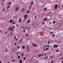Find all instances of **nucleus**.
Wrapping results in <instances>:
<instances>
[{
  "label": "nucleus",
  "instance_id": "nucleus-5",
  "mask_svg": "<svg viewBox=\"0 0 63 63\" xmlns=\"http://www.w3.org/2000/svg\"><path fill=\"white\" fill-rule=\"evenodd\" d=\"M13 22V20L12 19H11L10 20V23H12Z\"/></svg>",
  "mask_w": 63,
  "mask_h": 63
},
{
  "label": "nucleus",
  "instance_id": "nucleus-33",
  "mask_svg": "<svg viewBox=\"0 0 63 63\" xmlns=\"http://www.w3.org/2000/svg\"><path fill=\"white\" fill-rule=\"evenodd\" d=\"M59 51V50H57L56 51V52H58Z\"/></svg>",
  "mask_w": 63,
  "mask_h": 63
},
{
  "label": "nucleus",
  "instance_id": "nucleus-6",
  "mask_svg": "<svg viewBox=\"0 0 63 63\" xmlns=\"http://www.w3.org/2000/svg\"><path fill=\"white\" fill-rule=\"evenodd\" d=\"M47 20V18H45L43 19L44 21H45V20Z\"/></svg>",
  "mask_w": 63,
  "mask_h": 63
},
{
  "label": "nucleus",
  "instance_id": "nucleus-53",
  "mask_svg": "<svg viewBox=\"0 0 63 63\" xmlns=\"http://www.w3.org/2000/svg\"><path fill=\"white\" fill-rule=\"evenodd\" d=\"M13 28H15V26H13Z\"/></svg>",
  "mask_w": 63,
  "mask_h": 63
},
{
  "label": "nucleus",
  "instance_id": "nucleus-30",
  "mask_svg": "<svg viewBox=\"0 0 63 63\" xmlns=\"http://www.w3.org/2000/svg\"><path fill=\"white\" fill-rule=\"evenodd\" d=\"M23 31H24V32H25V29L23 30Z\"/></svg>",
  "mask_w": 63,
  "mask_h": 63
},
{
  "label": "nucleus",
  "instance_id": "nucleus-55",
  "mask_svg": "<svg viewBox=\"0 0 63 63\" xmlns=\"http://www.w3.org/2000/svg\"><path fill=\"white\" fill-rule=\"evenodd\" d=\"M35 18L36 19V16H35Z\"/></svg>",
  "mask_w": 63,
  "mask_h": 63
},
{
  "label": "nucleus",
  "instance_id": "nucleus-45",
  "mask_svg": "<svg viewBox=\"0 0 63 63\" xmlns=\"http://www.w3.org/2000/svg\"><path fill=\"white\" fill-rule=\"evenodd\" d=\"M21 39H20V42H21Z\"/></svg>",
  "mask_w": 63,
  "mask_h": 63
},
{
  "label": "nucleus",
  "instance_id": "nucleus-20",
  "mask_svg": "<svg viewBox=\"0 0 63 63\" xmlns=\"http://www.w3.org/2000/svg\"><path fill=\"white\" fill-rule=\"evenodd\" d=\"M45 22H43L42 23V25H44V24H45Z\"/></svg>",
  "mask_w": 63,
  "mask_h": 63
},
{
  "label": "nucleus",
  "instance_id": "nucleus-44",
  "mask_svg": "<svg viewBox=\"0 0 63 63\" xmlns=\"http://www.w3.org/2000/svg\"><path fill=\"white\" fill-rule=\"evenodd\" d=\"M5 34H7V33L6 32H5Z\"/></svg>",
  "mask_w": 63,
  "mask_h": 63
},
{
  "label": "nucleus",
  "instance_id": "nucleus-52",
  "mask_svg": "<svg viewBox=\"0 0 63 63\" xmlns=\"http://www.w3.org/2000/svg\"><path fill=\"white\" fill-rule=\"evenodd\" d=\"M14 60H13L12 61V62H14Z\"/></svg>",
  "mask_w": 63,
  "mask_h": 63
},
{
  "label": "nucleus",
  "instance_id": "nucleus-19",
  "mask_svg": "<svg viewBox=\"0 0 63 63\" xmlns=\"http://www.w3.org/2000/svg\"><path fill=\"white\" fill-rule=\"evenodd\" d=\"M55 21L54 20L53 22V24H54L55 23Z\"/></svg>",
  "mask_w": 63,
  "mask_h": 63
},
{
  "label": "nucleus",
  "instance_id": "nucleus-25",
  "mask_svg": "<svg viewBox=\"0 0 63 63\" xmlns=\"http://www.w3.org/2000/svg\"><path fill=\"white\" fill-rule=\"evenodd\" d=\"M31 6H30V8H29V10H30L31 9Z\"/></svg>",
  "mask_w": 63,
  "mask_h": 63
},
{
  "label": "nucleus",
  "instance_id": "nucleus-11",
  "mask_svg": "<svg viewBox=\"0 0 63 63\" xmlns=\"http://www.w3.org/2000/svg\"><path fill=\"white\" fill-rule=\"evenodd\" d=\"M30 20H29L27 22V23H29V22H30Z\"/></svg>",
  "mask_w": 63,
  "mask_h": 63
},
{
  "label": "nucleus",
  "instance_id": "nucleus-51",
  "mask_svg": "<svg viewBox=\"0 0 63 63\" xmlns=\"http://www.w3.org/2000/svg\"><path fill=\"white\" fill-rule=\"evenodd\" d=\"M3 2H5V1H4V0H3Z\"/></svg>",
  "mask_w": 63,
  "mask_h": 63
},
{
  "label": "nucleus",
  "instance_id": "nucleus-17",
  "mask_svg": "<svg viewBox=\"0 0 63 63\" xmlns=\"http://www.w3.org/2000/svg\"><path fill=\"white\" fill-rule=\"evenodd\" d=\"M24 11V8H23L21 10L22 12H23V11Z\"/></svg>",
  "mask_w": 63,
  "mask_h": 63
},
{
  "label": "nucleus",
  "instance_id": "nucleus-22",
  "mask_svg": "<svg viewBox=\"0 0 63 63\" xmlns=\"http://www.w3.org/2000/svg\"><path fill=\"white\" fill-rule=\"evenodd\" d=\"M26 59V58L24 57L23 58V60H25Z\"/></svg>",
  "mask_w": 63,
  "mask_h": 63
},
{
  "label": "nucleus",
  "instance_id": "nucleus-63",
  "mask_svg": "<svg viewBox=\"0 0 63 63\" xmlns=\"http://www.w3.org/2000/svg\"><path fill=\"white\" fill-rule=\"evenodd\" d=\"M1 61H0V63H1Z\"/></svg>",
  "mask_w": 63,
  "mask_h": 63
},
{
  "label": "nucleus",
  "instance_id": "nucleus-35",
  "mask_svg": "<svg viewBox=\"0 0 63 63\" xmlns=\"http://www.w3.org/2000/svg\"><path fill=\"white\" fill-rule=\"evenodd\" d=\"M11 2H9V5H11Z\"/></svg>",
  "mask_w": 63,
  "mask_h": 63
},
{
  "label": "nucleus",
  "instance_id": "nucleus-32",
  "mask_svg": "<svg viewBox=\"0 0 63 63\" xmlns=\"http://www.w3.org/2000/svg\"><path fill=\"white\" fill-rule=\"evenodd\" d=\"M41 56V55H39L38 56V57H40Z\"/></svg>",
  "mask_w": 63,
  "mask_h": 63
},
{
  "label": "nucleus",
  "instance_id": "nucleus-31",
  "mask_svg": "<svg viewBox=\"0 0 63 63\" xmlns=\"http://www.w3.org/2000/svg\"><path fill=\"white\" fill-rule=\"evenodd\" d=\"M27 47L28 49H29V47H28V45L27 46Z\"/></svg>",
  "mask_w": 63,
  "mask_h": 63
},
{
  "label": "nucleus",
  "instance_id": "nucleus-62",
  "mask_svg": "<svg viewBox=\"0 0 63 63\" xmlns=\"http://www.w3.org/2000/svg\"><path fill=\"white\" fill-rule=\"evenodd\" d=\"M61 60H62V58H61Z\"/></svg>",
  "mask_w": 63,
  "mask_h": 63
},
{
  "label": "nucleus",
  "instance_id": "nucleus-49",
  "mask_svg": "<svg viewBox=\"0 0 63 63\" xmlns=\"http://www.w3.org/2000/svg\"><path fill=\"white\" fill-rule=\"evenodd\" d=\"M16 26L17 27H18V26L17 25V24H16Z\"/></svg>",
  "mask_w": 63,
  "mask_h": 63
},
{
  "label": "nucleus",
  "instance_id": "nucleus-13",
  "mask_svg": "<svg viewBox=\"0 0 63 63\" xmlns=\"http://www.w3.org/2000/svg\"><path fill=\"white\" fill-rule=\"evenodd\" d=\"M19 62L20 63H22V60H20L19 61Z\"/></svg>",
  "mask_w": 63,
  "mask_h": 63
},
{
  "label": "nucleus",
  "instance_id": "nucleus-10",
  "mask_svg": "<svg viewBox=\"0 0 63 63\" xmlns=\"http://www.w3.org/2000/svg\"><path fill=\"white\" fill-rule=\"evenodd\" d=\"M12 28V27H10L9 28V30H11V28Z\"/></svg>",
  "mask_w": 63,
  "mask_h": 63
},
{
  "label": "nucleus",
  "instance_id": "nucleus-36",
  "mask_svg": "<svg viewBox=\"0 0 63 63\" xmlns=\"http://www.w3.org/2000/svg\"><path fill=\"white\" fill-rule=\"evenodd\" d=\"M53 60H52L51 62V63H53Z\"/></svg>",
  "mask_w": 63,
  "mask_h": 63
},
{
  "label": "nucleus",
  "instance_id": "nucleus-3",
  "mask_svg": "<svg viewBox=\"0 0 63 63\" xmlns=\"http://www.w3.org/2000/svg\"><path fill=\"white\" fill-rule=\"evenodd\" d=\"M57 4H56L55 7V9H57Z\"/></svg>",
  "mask_w": 63,
  "mask_h": 63
},
{
  "label": "nucleus",
  "instance_id": "nucleus-50",
  "mask_svg": "<svg viewBox=\"0 0 63 63\" xmlns=\"http://www.w3.org/2000/svg\"><path fill=\"white\" fill-rule=\"evenodd\" d=\"M16 55H18V52H17V54H16Z\"/></svg>",
  "mask_w": 63,
  "mask_h": 63
},
{
  "label": "nucleus",
  "instance_id": "nucleus-15",
  "mask_svg": "<svg viewBox=\"0 0 63 63\" xmlns=\"http://www.w3.org/2000/svg\"><path fill=\"white\" fill-rule=\"evenodd\" d=\"M14 40H16V36H14Z\"/></svg>",
  "mask_w": 63,
  "mask_h": 63
},
{
  "label": "nucleus",
  "instance_id": "nucleus-47",
  "mask_svg": "<svg viewBox=\"0 0 63 63\" xmlns=\"http://www.w3.org/2000/svg\"><path fill=\"white\" fill-rule=\"evenodd\" d=\"M27 27H26L25 28V29H27Z\"/></svg>",
  "mask_w": 63,
  "mask_h": 63
},
{
  "label": "nucleus",
  "instance_id": "nucleus-48",
  "mask_svg": "<svg viewBox=\"0 0 63 63\" xmlns=\"http://www.w3.org/2000/svg\"><path fill=\"white\" fill-rule=\"evenodd\" d=\"M58 45H57V46H56V47H58Z\"/></svg>",
  "mask_w": 63,
  "mask_h": 63
},
{
  "label": "nucleus",
  "instance_id": "nucleus-1",
  "mask_svg": "<svg viewBox=\"0 0 63 63\" xmlns=\"http://www.w3.org/2000/svg\"><path fill=\"white\" fill-rule=\"evenodd\" d=\"M27 17V15L26 14L24 16V18L25 19H26Z\"/></svg>",
  "mask_w": 63,
  "mask_h": 63
},
{
  "label": "nucleus",
  "instance_id": "nucleus-4",
  "mask_svg": "<svg viewBox=\"0 0 63 63\" xmlns=\"http://www.w3.org/2000/svg\"><path fill=\"white\" fill-rule=\"evenodd\" d=\"M21 21V19H19V22L20 23Z\"/></svg>",
  "mask_w": 63,
  "mask_h": 63
},
{
  "label": "nucleus",
  "instance_id": "nucleus-26",
  "mask_svg": "<svg viewBox=\"0 0 63 63\" xmlns=\"http://www.w3.org/2000/svg\"><path fill=\"white\" fill-rule=\"evenodd\" d=\"M11 31H13V28H12L11 29Z\"/></svg>",
  "mask_w": 63,
  "mask_h": 63
},
{
  "label": "nucleus",
  "instance_id": "nucleus-58",
  "mask_svg": "<svg viewBox=\"0 0 63 63\" xmlns=\"http://www.w3.org/2000/svg\"><path fill=\"white\" fill-rule=\"evenodd\" d=\"M51 29H52V28H50V30H51Z\"/></svg>",
  "mask_w": 63,
  "mask_h": 63
},
{
  "label": "nucleus",
  "instance_id": "nucleus-23",
  "mask_svg": "<svg viewBox=\"0 0 63 63\" xmlns=\"http://www.w3.org/2000/svg\"><path fill=\"white\" fill-rule=\"evenodd\" d=\"M2 10L3 11H5V8H3L2 9Z\"/></svg>",
  "mask_w": 63,
  "mask_h": 63
},
{
  "label": "nucleus",
  "instance_id": "nucleus-24",
  "mask_svg": "<svg viewBox=\"0 0 63 63\" xmlns=\"http://www.w3.org/2000/svg\"><path fill=\"white\" fill-rule=\"evenodd\" d=\"M17 49H18V48H20V47L19 46H18L17 47Z\"/></svg>",
  "mask_w": 63,
  "mask_h": 63
},
{
  "label": "nucleus",
  "instance_id": "nucleus-29",
  "mask_svg": "<svg viewBox=\"0 0 63 63\" xmlns=\"http://www.w3.org/2000/svg\"><path fill=\"white\" fill-rule=\"evenodd\" d=\"M14 45L15 46H16V43H15L14 44Z\"/></svg>",
  "mask_w": 63,
  "mask_h": 63
},
{
  "label": "nucleus",
  "instance_id": "nucleus-42",
  "mask_svg": "<svg viewBox=\"0 0 63 63\" xmlns=\"http://www.w3.org/2000/svg\"><path fill=\"white\" fill-rule=\"evenodd\" d=\"M50 57L51 58H53V56H50Z\"/></svg>",
  "mask_w": 63,
  "mask_h": 63
},
{
  "label": "nucleus",
  "instance_id": "nucleus-27",
  "mask_svg": "<svg viewBox=\"0 0 63 63\" xmlns=\"http://www.w3.org/2000/svg\"><path fill=\"white\" fill-rule=\"evenodd\" d=\"M23 56V53H22L21 54V56Z\"/></svg>",
  "mask_w": 63,
  "mask_h": 63
},
{
  "label": "nucleus",
  "instance_id": "nucleus-38",
  "mask_svg": "<svg viewBox=\"0 0 63 63\" xmlns=\"http://www.w3.org/2000/svg\"><path fill=\"white\" fill-rule=\"evenodd\" d=\"M56 45V44H54L53 46L54 47H55Z\"/></svg>",
  "mask_w": 63,
  "mask_h": 63
},
{
  "label": "nucleus",
  "instance_id": "nucleus-41",
  "mask_svg": "<svg viewBox=\"0 0 63 63\" xmlns=\"http://www.w3.org/2000/svg\"><path fill=\"white\" fill-rule=\"evenodd\" d=\"M52 33H53V32H51V34H52Z\"/></svg>",
  "mask_w": 63,
  "mask_h": 63
},
{
  "label": "nucleus",
  "instance_id": "nucleus-8",
  "mask_svg": "<svg viewBox=\"0 0 63 63\" xmlns=\"http://www.w3.org/2000/svg\"><path fill=\"white\" fill-rule=\"evenodd\" d=\"M22 48H23V49H25V47L24 46V45H23L22 46Z\"/></svg>",
  "mask_w": 63,
  "mask_h": 63
},
{
  "label": "nucleus",
  "instance_id": "nucleus-59",
  "mask_svg": "<svg viewBox=\"0 0 63 63\" xmlns=\"http://www.w3.org/2000/svg\"><path fill=\"white\" fill-rule=\"evenodd\" d=\"M47 47H49V45H47Z\"/></svg>",
  "mask_w": 63,
  "mask_h": 63
},
{
  "label": "nucleus",
  "instance_id": "nucleus-56",
  "mask_svg": "<svg viewBox=\"0 0 63 63\" xmlns=\"http://www.w3.org/2000/svg\"><path fill=\"white\" fill-rule=\"evenodd\" d=\"M46 58H48V57H46Z\"/></svg>",
  "mask_w": 63,
  "mask_h": 63
},
{
  "label": "nucleus",
  "instance_id": "nucleus-61",
  "mask_svg": "<svg viewBox=\"0 0 63 63\" xmlns=\"http://www.w3.org/2000/svg\"><path fill=\"white\" fill-rule=\"evenodd\" d=\"M61 62V63H63V61H62Z\"/></svg>",
  "mask_w": 63,
  "mask_h": 63
},
{
  "label": "nucleus",
  "instance_id": "nucleus-43",
  "mask_svg": "<svg viewBox=\"0 0 63 63\" xmlns=\"http://www.w3.org/2000/svg\"><path fill=\"white\" fill-rule=\"evenodd\" d=\"M18 40V39L17 38L16 39V41H17Z\"/></svg>",
  "mask_w": 63,
  "mask_h": 63
},
{
  "label": "nucleus",
  "instance_id": "nucleus-28",
  "mask_svg": "<svg viewBox=\"0 0 63 63\" xmlns=\"http://www.w3.org/2000/svg\"><path fill=\"white\" fill-rule=\"evenodd\" d=\"M54 36H55V34H53V37H54Z\"/></svg>",
  "mask_w": 63,
  "mask_h": 63
},
{
  "label": "nucleus",
  "instance_id": "nucleus-14",
  "mask_svg": "<svg viewBox=\"0 0 63 63\" xmlns=\"http://www.w3.org/2000/svg\"><path fill=\"white\" fill-rule=\"evenodd\" d=\"M30 11V10H28L27 11V14L28 13H29Z\"/></svg>",
  "mask_w": 63,
  "mask_h": 63
},
{
  "label": "nucleus",
  "instance_id": "nucleus-2",
  "mask_svg": "<svg viewBox=\"0 0 63 63\" xmlns=\"http://www.w3.org/2000/svg\"><path fill=\"white\" fill-rule=\"evenodd\" d=\"M19 9V7L16 8L15 9V11H18V10Z\"/></svg>",
  "mask_w": 63,
  "mask_h": 63
},
{
  "label": "nucleus",
  "instance_id": "nucleus-60",
  "mask_svg": "<svg viewBox=\"0 0 63 63\" xmlns=\"http://www.w3.org/2000/svg\"><path fill=\"white\" fill-rule=\"evenodd\" d=\"M0 32H2V31L0 30Z\"/></svg>",
  "mask_w": 63,
  "mask_h": 63
},
{
  "label": "nucleus",
  "instance_id": "nucleus-57",
  "mask_svg": "<svg viewBox=\"0 0 63 63\" xmlns=\"http://www.w3.org/2000/svg\"><path fill=\"white\" fill-rule=\"evenodd\" d=\"M7 50H6V52H7Z\"/></svg>",
  "mask_w": 63,
  "mask_h": 63
},
{
  "label": "nucleus",
  "instance_id": "nucleus-37",
  "mask_svg": "<svg viewBox=\"0 0 63 63\" xmlns=\"http://www.w3.org/2000/svg\"><path fill=\"white\" fill-rule=\"evenodd\" d=\"M14 23H15V22H13L12 23V24H14Z\"/></svg>",
  "mask_w": 63,
  "mask_h": 63
},
{
  "label": "nucleus",
  "instance_id": "nucleus-54",
  "mask_svg": "<svg viewBox=\"0 0 63 63\" xmlns=\"http://www.w3.org/2000/svg\"><path fill=\"white\" fill-rule=\"evenodd\" d=\"M45 56H46V54H45L44 55Z\"/></svg>",
  "mask_w": 63,
  "mask_h": 63
},
{
  "label": "nucleus",
  "instance_id": "nucleus-46",
  "mask_svg": "<svg viewBox=\"0 0 63 63\" xmlns=\"http://www.w3.org/2000/svg\"><path fill=\"white\" fill-rule=\"evenodd\" d=\"M51 22H50L49 23V24H51Z\"/></svg>",
  "mask_w": 63,
  "mask_h": 63
},
{
  "label": "nucleus",
  "instance_id": "nucleus-9",
  "mask_svg": "<svg viewBox=\"0 0 63 63\" xmlns=\"http://www.w3.org/2000/svg\"><path fill=\"white\" fill-rule=\"evenodd\" d=\"M47 7H46L45 8V9H44L43 10L44 11H46V10H47Z\"/></svg>",
  "mask_w": 63,
  "mask_h": 63
},
{
  "label": "nucleus",
  "instance_id": "nucleus-39",
  "mask_svg": "<svg viewBox=\"0 0 63 63\" xmlns=\"http://www.w3.org/2000/svg\"><path fill=\"white\" fill-rule=\"evenodd\" d=\"M48 44H50V42H48Z\"/></svg>",
  "mask_w": 63,
  "mask_h": 63
},
{
  "label": "nucleus",
  "instance_id": "nucleus-16",
  "mask_svg": "<svg viewBox=\"0 0 63 63\" xmlns=\"http://www.w3.org/2000/svg\"><path fill=\"white\" fill-rule=\"evenodd\" d=\"M10 7V5H8V6H7V9H9Z\"/></svg>",
  "mask_w": 63,
  "mask_h": 63
},
{
  "label": "nucleus",
  "instance_id": "nucleus-18",
  "mask_svg": "<svg viewBox=\"0 0 63 63\" xmlns=\"http://www.w3.org/2000/svg\"><path fill=\"white\" fill-rule=\"evenodd\" d=\"M33 46H35L36 47H37V45H36L34 44V45H33Z\"/></svg>",
  "mask_w": 63,
  "mask_h": 63
},
{
  "label": "nucleus",
  "instance_id": "nucleus-21",
  "mask_svg": "<svg viewBox=\"0 0 63 63\" xmlns=\"http://www.w3.org/2000/svg\"><path fill=\"white\" fill-rule=\"evenodd\" d=\"M48 49V47H47L46 48V50H47Z\"/></svg>",
  "mask_w": 63,
  "mask_h": 63
},
{
  "label": "nucleus",
  "instance_id": "nucleus-7",
  "mask_svg": "<svg viewBox=\"0 0 63 63\" xmlns=\"http://www.w3.org/2000/svg\"><path fill=\"white\" fill-rule=\"evenodd\" d=\"M34 4V2H31V5H33Z\"/></svg>",
  "mask_w": 63,
  "mask_h": 63
},
{
  "label": "nucleus",
  "instance_id": "nucleus-40",
  "mask_svg": "<svg viewBox=\"0 0 63 63\" xmlns=\"http://www.w3.org/2000/svg\"><path fill=\"white\" fill-rule=\"evenodd\" d=\"M47 47V46H44V47Z\"/></svg>",
  "mask_w": 63,
  "mask_h": 63
},
{
  "label": "nucleus",
  "instance_id": "nucleus-64",
  "mask_svg": "<svg viewBox=\"0 0 63 63\" xmlns=\"http://www.w3.org/2000/svg\"><path fill=\"white\" fill-rule=\"evenodd\" d=\"M42 56H43L44 54H42Z\"/></svg>",
  "mask_w": 63,
  "mask_h": 63
},
{
  "label": "nucleus",
  "instance_id": "nucleus-12",
  "mask_svg": "<svg viewBox=\"0 0 63 63\" xmlns=\"http://www.w3.org/2000/svg\"><path fill=\"white\" fill-rule=\"evenodd\" d=\"M18 58L19 59L20 58V56L19 55L18 56Z\"/></svg>",
  "mask_w": 63,
  "mask_h": 63
},
{
  "label": "nucleus",
  "instance_id": "nucleus-34",
  "mask_svg": "<svg viewBox=\"0 0 63 63\" xmlns=\"http://www.w3.org/2000/svg\"><path fill=\"white\" fill-rule=\"evenodd\" d=\"M26 37H27V36H28V35L27 34H26Z\"/></svg>",
  "mask_w": 63,
  "mask_h": 63
}]
</instances>
